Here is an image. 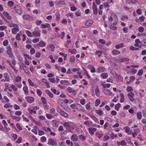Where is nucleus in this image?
<instances>
[{
    "label": "nucleus",
    "instance_id": "obj_1",
    "mask_svg": "<svg viewBox=\"0 0 146 146\" xmlns=\"http://www.w3.org/2000/svg\"><path fill=\"white\" fill-rule=\"evenodd\" d=\"M74 123L70 122H64L63 124L64 127L70 132H72V131L74 128Z\"/></svg>",
    "mask_w": 146,
    "mask_h": 146
},
{
    "label": "nucleus",
    "instance_id": "obj_2",
    "mask_svg": "<svg viewBox=\"0 0 146 146\" xmlns=\"http://www.w3.org/2000/svg\"><path fill=\"white\" fill-rule=\"evenodd\" d=\"M7 49V53L8 55L11 58H14L13 52V49L10 46H8L6 47Z\"/></svg>",
    "mask_w": 146,
    "mask_h": 146
},
{
    "label": "nucleus",
    "instance_id": "obj_3",
    "mask_svg": "<svg viewBox=\"0 0 146 146\" xmlns=\"http://www.w3.org/2000/svg\"><path fill=\"white\" fill-rule=\"evenodd\" d=\"M40 30L38 27H36L32 32L33 37H38L40 36Z\"/></svg>",
    "mask_w": 146,
    "mask_h": 146
},
{
    "label": "nucleus",
    "instance_id": "obj_4",
    "mask_svg": "<svg viewBox=\"0 0 146 146\" xmlns=\"http://www.w3.org/2000/svg\"><path fill=\"white\" fill-rule=\"evenodd\" d=\"M14 9L15 12L18 14L20 15L22 13V9L18 5H15L14 7Z\"/></svg>",
    "mask_w": 146,
    "mask_h": 146
},
{
    "label": "nucleus",
    "instance_id": "obj_5",
    "mask_svg": "<svg viewBox=\"0 0 146 146\" xmlns=\"http://www.w3.org/2000/svg\"><path fill=\"white\" fill-rule=\"evenodd\" d=\"M58 112L60 113V115L65 118H67L68 117V115L65 112L62 110L60 109L57 110Z\"/></svg>",
    "mask_w": 146,
    "mask_h": 146
},
{
    "label": "nucleus",
    "instance_id": "obj_6",
    "mask_svg": "<svg viewBox=\"0 0 146 146\" xmlns=\"http://www.w3.org/2000/svg\"><path fill=\"white\" fill-rule=\"evenodd\" d=\"M23 18L24 20L30 21H32L33 20V17L27 14L23 15Z\"/></svg>",
    "mask_w": 146,
    "mask_h": 146
},
{
    "label": "nucleus",
    "instance_id": "obj_7",
    "mask_svg": "<svg viewBox=\"0 0 146 146\" xmlns=\"http://www.w3.org/2000/svg\"><path fill=\"white\" fill-rule=\"evenodd\" d=\"M88 130L89 133L92 136L94 135V132L97 130V129L96 128L90 127L88 129Z\"/></svg>",
    "mask_w": 146,
    "mask_h": 146
},
{
    "label": "nucleus",
    "instance_id": "obj_8",
    "mask_svg": "<svg viewBox=\"0 0 146 146\" xmlns=\"http://www.w3.org/2000/svg\"><path fill=\"white\" fill-rule=\"evenodd\" d=\"M48 145L56 146L57 145V143L56 141L51 139L49 138L48 140Z\"/></svg>",
    "mask_w": 146,
    "mask_h": 146
},
{
    "label": "nucleus",
    "instance_id": "obj_9",
    "mask_svg": "<svg viewBox=\"0 0 146 146\" xmlns=\"http://www.w3.org/2000/svg\"><path fill=\"white\" fill-rule=\"evenodd\" d=\"M92 9L94 14V15H97L98 13L97 7L94 3H93Z\"/></svg>",
    "mask_w": 146,
    "mask_h": 146
},
{
    "label": "nucleus",
    "instance_id": "obj_10",
    "mask_svg": "<svg viewBox=\"0 0 146 146\" xmlns=\"http://www.w3.org/2000/svg\"><path fill=\"white\" fill-rule=\"evenodd\" d=\"M127 96L129 100L131 102H133L134 100V94L132 92H130L127 94Z\"/></svg>",
    "mask_w": 146,
    "mask_h": 146
},
{
    "label": "nucleus",
    "instance_id": "obj_11",
    "mask_svg": "<svg viewBox=\"0 0 146 146\" xmlns=\"http://www.w3.org/2000/svg\"><path fill=\"white\" fill-rule=\"evenodd\" d=\"M103 92L106 95L108 96L112 95V93L108 89H104L103 90Z\"/></svg>",
    "mask_w": 146,
    "mask_h": 146
},
{
    "label": "nucleus",
    "instance_id": "obj_12",
    "mask_svg": "<svg viewBox=\"0 0 146 146\" xmlns=\"http://www.w3.org/2000/svg\"><path fill=\"white\" fill-rule=\"evenodd\" d=\"M19 31V26L17 25L16 26H15V27H14L11 29V31L12 33L13 34H16Z\"/></svg>",
    "mask_w": 146,
    "mask_h": 146
},
{
    "label": "nucleus",
    "instance_id": "obj_13",
    "mask_svg": "<svg viewBox=\"0 0 146 146\" xmlns=\"http://www.w3.org/2000/svg\"><path fill=\"white\" fill-rule=\"evenodd\" d=\"M116 76L115 77L116 78L117 81V82H122L123 80V78L121 76L119 75H118L117 74H115Z\"/></svg>",
    "mask_w": 146,
    "mask_h": 146
},
{
    "label": "nucleus",
    "instance_id": "obj_14",
    "mask_svg": "<svg viewBox=\"0 0 146 146\" xmlns=\"http://www.w3.org/2000/svg\"><path fill=\"white\" fill-rule=\"evenodd\" d=\"M26 99L28 102L30 103H32L35 101L34 98L32 97L27 96L26 98Z\"/></svg>",
    "mask_w": 146,
    "mask_h": 146
},
{
    "label": "nucleus",
    "instance_id": "obj_15",
    "mask_svg": "<svg viewBox=\"0 0 146 146\" xmlns=\"http://www.w3.org/2000/svg\"><path fill=\"white\" fill-rule=\"evenodd\" d=\"M92 121L89 120L84 122L83 123L86 126L89 127L92 126Z\"/></svg>",
    "mask_w": 146,
    "mask_h": 146
},
{
    "label": "nucleus",
    "instance_id": "obj_16",
    "mask_svg": "<svg viewBox=\"0 0 146 146\" xmlns=\"http://www.w3.org/2000/svg\"><path fill=\"white\" fill-rule=\"evenodd\" d=\"M51 114L54 115V117H57L58 116V113L56 112V110L54 108H53L51 109L50 110Z\"/></svg>",
    "mask_w": 146,
    "mask_h": 146
},
{
    "label": "nucleus",
    "instance_id": "obj_17",
    "mask_svg": "<svg viewBox=\"0 0 146 146\" xmlns=\"http://www.w3.org/2000/svg\"><path fill=\"white\" fill-rule=\"evenodd\" d=\"M71 139L72 141L76 142L78 141V137L76 134H74L72 135Z\"/></svg>",
    "mask_w": 146,
    "mask_h": 146
},
{
    "label": "nucleus",
    "instance_id": "obj_18",
    "mask_svg": "<svg viewBox=\"0 0 146 146\" xmlns=\"http://www.w3.org/2000/svg\"><path fill=\"white\" fill-rule=\"evenodd\" d=\"M105 69L104 67H99L97 69V72L98 73H100L104 72L105 71Z\"/></svg>",
    "mask_w": 146,
    "mask_h": 146
},
{
    "label": "nucleus",
    "instance_id": "obj_19",
    "mask_svg": "<svg viewBox=\"0 0 146 146\" xmlns=\"http://www.w3.org/2000/svg\"><path fill=\"white\" fill-rule=\"evenodd\" d=\"M111 53L113 55L116 56L120 54V52L117 50L113 49L111 52Z\"/></svg>",
    "mask_w": 146,
    "mask_h": 146
},
{
    "label": "nucleus",
    "instance_id": "obj_20",
    "mask_svg": "<svg viewBox=\"0 0 146 146\" xmlns=\"http://www.w3.org/2000/svg\"><path fill=\"white\" fill-rule=\"evenodd\" d=\"M93 21L91 20L90 19L87 21L85 23V25L87 26H90L93 23Z\"/></svg>",
    "mask_w": 146,
    "mask_h": 146
},
{
    "label": "nucleus",
    "instance_id": "obj_21",
    "mask_svg": "<svg viewBox=\"0 0 146 146\" xmlns=\"http://www.w3.org/2000/svg\"><path fill=\"white\" fill-rule=\"evenodd\" d=\"M3 76L5 79L6 80V81L9 82L10 80V77L9 74L6 73L4 74Z\"/></svg>",
    "mask_w": 146,
    "mask_h": 146
},
{
    "label": "nucleus",
    "instance_id": "obj_22",
    "mask_svg": "<svg viewBox=\"0 0 146 146\" xmlns=\"http://www.w3.org/2000/svg\"><path fill=\"white\" fill-rule=\"evenodd\" d=\"M117 143L118 146H119L120 145L122 146H124L126 145L127 143L124 140H122L121 142L119 141H117Z\"/></svg>",
    "mask_w": 146,
    "mask_h": 146
},
{
    "label": "nucleus",
    "instance_id": "obj_23",
    "mask_svg": "<svg viewBox=\"0 0 146 146\" xmlns=\"http://www.w3.org/2000/svg\"><path fill=\"white\" fill-rule=\"evenodd\" d=\"M67 92L68 93H74L75 92L74 89H73L70 87H68L67 88Z\"/></svg>",
    "mask_w": 146,
    "mask_h": 146
},
{
    "label": "nucleus",
    "instance_id": "obj_24",
    "mask_svg": "<svg viewBox=\"0 0 146 146\" xmlns=\"http://www.w3.org/2000/svg\"><path fill=\"white\" fill-rule=\"evenodd\" d=\"M23 90L24 92V94L25 95H27L28 94L29 90L28 87L25 86L23 88Z\"/></svg>",
    "mask_w": 146,
    "mask_h": 146
},
{
    "label": "nucleus",
    "instance_id": "obj_25",
    "mask_svg": "<svg viewBox=\"0 0 146 146\" xmlns=\"http://www.w3.org/2000/svg\"><path fill=\"white\" fill-rule=\"evenodd\" d=\"M3 14L7 19H11V16L9 15V14L7 13L6 11H4L3 13Z\"/></svg>",
    "mask_w": 146,
    "mask_h": 146
},
{
    "label": "nucleus",
    "instance_id": "obj_26",
    "mask_svg": "<svg viewBox=\"0 0 146 146\" xmlns=\"http://www.w3.org/2000/svg\"><path fill=\"white\" fill-rule=\"evenodd\" d=\"M50 25L49 23H47L46 25L42 24L41 25V27L42 28H50Z\"/></svg>",
    "mask_w": 146,
    "mask_h": 146
},
{
    "label": "nucleus",
    "instance_id": "obj_27",
    "mask_svg": "<svg viewBox=\"0 0 146 146\" xmlns=\"http://www.w3.org/2000/svg\"><path fill=\"white\" fill-rule=\"evenodd\" d=\"M129 60V58H120L119 60V61L120 62H123L125 61H128Z\"/></svg>",
    "mask_w": 146,
    "mask_h": 146
},
{
    "label": "nucleus",
    "instance_id": "obj_28",
    "mask_svg": "<svg viewBox=\"0 0 146 146\" xmlns=\"http://www.w3.org/2000/svg\"><path fill=\"white\" fill-rule=\"evenodd\" d=\"M124 44L123 43H121L119 44L116 45L115 47L116 49H119L121 48H122L124 47Z\"/></svg>",
    "mask_w": 146,
    "mask_h": 146
},
{
    "label": "nucleus",
    "instance_id": "obj_29",
    "mask_svg": "<svg viewBox=\"0 0 146 146\" xmlns=\"http://www.w3.org/2000/svg\"><path fill=\"white\" fill-rule=\"evenodd\" d=\"M48 48L52 51H54V50L55 47L52 44H50L48 46Z\"/></svg>",
    "mask_w": 146,
    "mask_h": 146
},
{
    "label": "nucleus",
    "instance_id": "obj_30",
    "mask_svg": "<svg viewBox=\"0 0 146 146\" xmlns=\"http://www.w3.org/2000/svg\"><path fill=\"white\" fill-rule=\"evenodd\" d=\"M100 76L101 77H102L103 79H105L108 78V75L106 73H104L100 74Z\"/></svg>",
    "mask_w": 146,
    "mask_h": 146
},
{
    "label": "nucleus",
    "instance_id": "obj_31",
    "mask_svg": "<svg viewBox=\"0 0 146 146\" xmlns=\"http://www.w3.org/2000/svg\"><path fill=\"white\" fill-rule=\"evenodd\" d=\"M60 83L61 84H65L66 85H69L70 84L69 82L68 81L66 80H61Z\"/></svg>",
    "mask_w": 146,
    "mask_h": 146
},
{
    "label": "nucleus",
    "instance_id": "obj_32",
    "mask_svg": "<svg viewBox=\"0 0 146 146\" xmlns=\"http://www.w3.org/2000/svg\"><path fill=\"white\" fill-rule=\"evenodd\" d=\"M38 44L40 47H44L46 46L45 43L42 40L40 41L39 42Z\"/></svg>",
    "mask_w": 146,
    "mask_h": 146
},
{
    "label": "nucleus",
    "instance_id": "obj_33",
    "mask_svg": "<svg viewBox=\"0 0 146 146\" xmlns=\"http://www.w3.org/2000/svg\"><path fill=\"white\" fill-rule=\"evenodd\" d=\"M79 137L81 141H84L86 139V137L82 134H80L79 136Z\"/></svg>",
    "mask_w": 146,
    "mask_h": 146
},
{
    "label": "nucleus",
    "instance_id": "obj_34",
    "mask_svg": "<svg viewBox=\"0 0 146 146\" xmlns=\"http://www.w3.org/2000/svg\"><path fill=\"white\" fill-rule=\"evenodd\" d=\"M45 92L47 94V95L51 98L53 97V95L52 93L48 90H45Z\"/></svg>",
    "mask_w": 146,
    "mask_h": 146
},
{
    "label": "nucleus",
    "instance_id": "obj_35",
    "mask_svg": "<svg viewBox=\"0 0 146 146\" xmlns=\"http://www.w3.org/2000/svg\"><path fill=\"white\" fill-rule=\"evenodd\" d=\"M120 102L121 103H123L124 102V95L123 93H120Z\"/></svg>",
    "mask_w": 146,
    "mask_h": 146
},
{
    "label": "nucleus",
    "instance_id": "obj_36",
    "mask_svg": "<svg viewBox=\"0 0 146 146\" xmlns=\"http://www.w3.org/2000/svg\"><path fill=\"white\" fill-rule=\"evenodd\" d=\"M4 99L5 100V101H3V100H2V102L4 104L6 102L7 103H9V100L8 98L5 96L3 97Z\"/></svg>",
    "mask_w": 146,
    "mask_h": 146
},
{
    "label": "nucleus",
    "instance_id": "obj_37",
    "mask_svg": "<svg viewBox=\"0 0 146 146\" xmlns=\"http://www.w3.org/2000/svg\"><path fill=\"white\" fill-rule=\"evenodd\" d=\"M96 112L100 116H102L104 114L102 110H96Z\"/></svg>",
    "mask_w": 146,
    "mask_h": 146
},
{
    "label": "nucleus",
    "instance_id": "obj_38",
    "mask_svg": "<svg viewBox=\"0 0 146 146\" xmlns=\"http://www.w3.org/2000/svg\"><path fill=\"white\" fill-rule=\"evenodd\" d=\"M46 116L47 119H51L53 117V115L51 114L46 113Z\"/></svg>",
    "mask_w": 146,
    "mask_h": 146
},
{
    "label": "nucleus",
    "instance_id": "obj_39",
    "mask_svg": "<svg viewBox=\"0 0 146 146\" xmlns=\"http://www.w3.org/2000/svg\"><path fill=\"white\" fill-rule=\"evenodd\" d=\"M102 54V52L100 50H96L95 53V54L98 55V57H100Z\"/></svg>",
    "mask_w": 146,
    "mask_h": 146
},
{
    "label": "nucleus",
    "instance_id": "obj_40",
    "mask_svg": "<svg viewBox=\"0 0 146 146\" xmlns=\"http://www.w3.org/2000/svg\"><path fill=\"white\" fill-rule=\"evenodd\" d=\"M109 28L110 29L112 30H115L117 29V28L115 26H114L112 24H110L109 25Z\"/></svg>",
    "mask_w": 146,
    "mask_h": 146
},
{
    "label": "nucleus",
    "instance_id": "obj_41",
    "mask_svg": "<svg viewBox=\"0 0 146 146\" xmlns=\"http://www.w3.org/2000/svg\"><path fill=\"white\" fill-rule=\"evenodd\" d=\"M25 33L27 34V35L29 37H33V34L32 33H31L28 30H26L25 31Z\"/></svg>",
    "mask_w": 146,
    "mask_h": 146
},
{
    "label": "nucleus",
    "instance_id": "obj_42",
    "mask_svg": "<svg viewBox=\"0 0 146 146\" xmlns=\"http://www.w3.org/2000/svg\"><path fill=\"white\" fill-rule=\"evenodd\" d=\"M80 105L78 104H73L70 105V107L73 109H75L76 107L79 106Z\"/></svg>",
    "mask_w": 146,
    "mask_h": 146
},
{
    "label": "nucleus",
    "instance_id": "obj_43",
    "mask_svg": "<svg viewBox=\"0 0 146 146\" xmlns=\"http://www.w3.org/2000/svg\"><path fill=\"white\" fill-rule=\"evenodd\" d=\"M111 138L113 139L117 137V135L116 134H114L113 133H112L110 135Z\"/></svg>",
    "mask_w": 146,
    "mask_h": 146
},
{
    "label": "nucleus",
    "instance_id": "obj_44",
    "mask_svg": "<svg viewBox=\"0 0 146 146\" xmlns=\"http://www.w3.org/2000/svg\"><path fill=\"white\" fill-rule=\"evenodd\" d=\"M137 118L138 119H141L142 118V114L141 112H139L137 113Z\"/></svg>",
    "mask_w": 146,
    "mask_h": 146
},
{
    "label": "nucleus",
    "instance_id": "obj_45",
    "mask_svg": "<svg viewBox=\"0 0 146 146\" xmlns=\"http://www.w3.org/2000/svg\"><path fill=\"white\" fill-rule=\"evenodd\" d=\"M95 92L96 96L97 97H99L100 96V91L98 88H96L95 90Z\"/></svg>",
    "mask_w": 146,
    "mask_h": 146
},
{
    "label": "nucleus",
    "instance_id": "obj_46",
    "mask_svg": "<svg viewBox=\"0 0 146 146\" xmlns=\"http://www.w3.org/2000/svg\"><path fill=\"white\" fill-rule=\"evenodd\" d=\"M88 67H91V69H90V72L92 73H95L96 72V70L95 68L92 65H89Z\"/></svg>",
    "mask_w": 146,
    "mask_h": 146
},
{
    "label": "nucleus",
    "instance_id": "obj_47",
    "mask_svg": "<svg viewBox=\"0 0 146 146\" xmlns=\"http://www.w3.org/2000/svg\"><path fill=\"white\" fill-rule=\"evenodd\" d=\"M96 136L100 139L103 136V134L100 133L98 132H97L96 133Z\"/></svg>",
    "mask_w": 146,
    "mask_h": 146
},
{
    "label": "nucleus",
    "instance_id": "obj_48",
    "mask_svg": "<svg viewBox=\"0 0 146 146\" xmlns=\"http://www.w3.org/2000/svg\"><path fill=\"white\" fill-rule=\"evenodd\" d=\"M12 118L14 120H16L17 121H19L20 120V117H17L15 116H11Z\"/></svg>",
    "mask_w": 146,
    "mask_h": 146
},
{
    "label": "nucleus",
    "instance_id": "obj_49",
    "mask_svg": "<svg viewBox=\"0 0 146 146\" xmlns=\"http://www.w3.org/2000/svg\"><path fill=\"white\" fill-rule=\"evenodd\" d=\"M7 4L10 7H12L14 6V3L12 1H10L7 2Z\"/></svg>",
    "mask_w": 146,
    "mask_h": 146
},
{
    "label": "nucleus",
    "instance_id": "obj_50",
    "mask_svg": "<svg viewBox=\"0 0 146 146\" xmlns=\"http://www.w3.org/2000/svg\"><path fill=\"white\" fill-rule=\"evenodd\" d=\"M121 106V104L120 103H118L116 104L115 107V109L117 111H119Z\"/></svg>",
    "mask_w": 146,
    "mask_h": 146
},
{
    "label": "nucleus",
    "instance_id": "obj_51",
    "mask_svg": "<svg viewBox=\"0 0 146 146\" xmlns=\"http://www.w3.org/2000/svg\"><path fill=\"white\" fill-rule=\"evenodd\" d=\"M101 103L100 100L99 99H97L95 102V106H98Z\"/></svg>",
    "mask_w": 146,
    "mask_h": 146
},
{
    "label": "nucleus",
    "instance_id": "obj_52",
    "mask_svg": "<svg viewBox=\"0 0 146 146\" xmlns=\"http://www.w3.org/2000/svg\"><path fill=\"white\" fill-rule=\"evenodd\" d=\"M90 102H88L87 104H86V108L87 110L88 111H90L91 110L90 106Z\"/></svg>",
    "mask_w": 146,
    "mask_h": 146
},
{
    "label": "nucleus",
    "instance_id": "obj_53",
    "mask_svg": "<svg viewBox=\"0 0 146 146\" xmlns=\"http://www.w3.org/2000/svg\"><path fill=\"white\" fill-rule=\"evenodd\" d=\"M8 24L9 27H14L17 25L16 24L13 23L12 22L9 23Z\"/></svg>",
    "mask_w": 146,
    "mask_h": 146
},
{
    "label": "nucleus",
    "instance_id": "obj_54",
    "mask_svg": "<svg viewBox=\"0 0 146 146\" xmlns=\"http://www.w3.org/2000/svg\"><path fill=\"white\" fill-rule=\"evenodd\" d=\"M66 16L67 17H70L71 19L74 18V15L73 13H72L67 14L66 15Z\"/></svg>",
    "mask_w": 146,
    "mask_h": 146
},
{
    "label": "nucleus",
    "instance_id": "obj_55",
    "mask_svg": "<svg viewBox=\"0 0 146 146\" xmlns=\"http://www.w3.org/2000/svg\"><path fill=\"white\" fill-rule=\"evenodd\" d=\"M84 70L85 72L84 74L86 75L88 79H90L91 78V77L87 71L85 69H84Z\"/></svg>",
    "mask_w": 146,
    "mask_h": 146
},
{
    "label": "nucleus",
    "instance_id": "obj_56",
    "mask_svg": "<svg viewBox=\"0 0 146 146\" xmlns=\"http://www.w3.org/2000/svg\"><path fill=\"white\" fill-rule=\"evenodd\" d=\"M103 138V141H106L110 139V137L107 135H105L104 136Z\"/></svg>",
    "mask_w": 146,
    "mask_h": 146
},
{
    "label": "nucleus",
    "instance_id": "obj_57",
    "mask_svg": "<svg viewBox=\"0 0 146 146\" xmlns=\"http://www.w3.org/2000/svg\"><path fill=\"white\" fill-rule=\"evenodd\" d=\"M126 90L127 92H129L133 91V88L131 86H128L126 88Z\"/></svg>",
    "mask_w": 146,
    "mask_h": 146
},
{
    "label": "nucleus",
    "instance_id": "obj_58",
    "mask_svg": "<svg viewBox=\"0 0 146 146\" xmlns=\"http://www.w3.org/2000/svg\"><path fill=\"white\" fill-rule=\"evenodd\" d=\"M69 61L71 62H74L75 61V57L74 56H71L70 57Z\"/></svg>",
    "mask_w": 146,
    "mask_h": 146
},
{
    "label": "nucleus",
    "instance_id": "obj_59",
    "mask_svg": "<svg viewBox=\"0 0 146 146\" xmlns=\"http://www.w3.org/2000/svg\"><path fill=\"white\" fill-rule=\"evenodd\" d=\"M90 117L95 122H97L98 121V119L95 116L90 115Z\"/></svg>",
    "mask_w": 146,
    "mask_h": 146
},
{
    "label": "nucleus",
    "instance_id": "obj_60",
    "mask_svg": "<svg viewBox=\"0 0 146 146\" xmlns=\"http://www.w3.org/2000/svg\"><path fill=\"white\" fill-rule=\"evenodd\" d=\"M56 20L58 21L60 19V14L58 13H56Z\"/></svg>",
    "mask_w": 146,
    "mask_h": 146
},
{
    "label": "nucleus",
    "instance_id": "obj_61",
    "mask_svg": "<svg viewBox=\"0 0 146 146\" xmlns=\"http://www.w3.org/2000/svg\"><path fill=\"white\" fill-rule=\"evenodd\" d=\"M21 80V77L19 76H18L15 79V81L17 82H19Z\"/></svg>",
    "mask_w": 146,
    "mask_h": 146
},
{
    "label": "nucleus",
    "instance_id": "obj_62",
    "mask_svg": "<svg viewBox=\"0 0 146 146\" xmlns=\"http://www.w3.org/2000/svg\"><path fill=\"white\" fill-rule=\"evenodd\" d=\"M128 19V17L127 16L125 15L122 16L121 19V21H123L125 20H127Z\"/></svg>",
    "mask_w": 146,
    "mask_h": 146
},
{
    "label": "nucleus",
    "instance_id": "obj_63",
    "mask_svg": "<svg viewBox=\"0 0 146 146\" xmlns=\"http://www.w3.org/2000/svg\"><path fill=\"white\" fill-rule=\"evenodd\" d=\"M103 88H109L111 86V84L109 83H107L105 84H103L102 85Z\"/></svg>",
    "mask_w": 146,
    "mask_h": 146
},
{
    "label": "nucleus",
    "instance_id": "obj_64",
    "mask_svg": "<svg viewBox=\"0 0 146 146\" xmlns=\"http://www.w3.org/2000/svg\"><path fill=\"white\" fill-rule=\"evenodd\" d=\"M36 93L37 95L39 96H40L42 94L41 91L39 89H37Z\"/></svg>",
    "mask_w": 146,
    "mask_h": 146
}]
</instances>
